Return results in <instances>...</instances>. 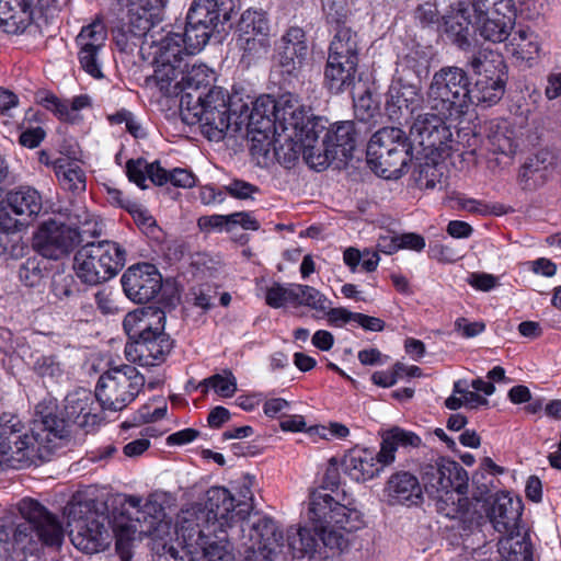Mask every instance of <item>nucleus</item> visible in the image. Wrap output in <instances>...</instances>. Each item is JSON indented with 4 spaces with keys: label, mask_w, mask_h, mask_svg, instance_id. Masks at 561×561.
<instances>
[{
    "label": "nucleus",
    "mask_w": 561,
    "mask_h": 561,
    "mask_svg": "<svg viewBox=\"0 0 561 561\" xmlns=\"http://www.w3.org/2000/svg\"><path fill=\"white\" fill-rule=\"evenodd\" d=\"M4 201L13 215L21 217L25 224L37 217L43 208L42 195L31 186H21L9 192Z\"/></svg>",
    "instance_id": "36"
},
{
    "label": "nucleus",
    "mask_w": 561,
    "mask_h": 561,
    "mask_svg": "<svg viewBox=\"0 0 561 561\" xmlns=\"http://www.w3.org/2000/svg\"><path fill=\"white\" fill-rule=\"evenodd\" d=\"M467 57V65L478 76L470 89L472 104L492 106L503 98L508 80V68L503 56L486 48H479Z\"/></svg>",
    "instance_id": "11"
},
{
    "label": "nucleus",
    "mask_w": 561,
    "mask_h": 561,
    "mask_svg": "<svg viewBox=\"0 0 561 561\" xmlns=\"http://www.w3.org/2000/svg\"><path fill=\"white\" fill-rule=\"evenodd\" d=\"M298 98L291 93L283 94L279 100L271 95H261L254 102L248 114V142L260 145L267 138H273L280 129V121L284 112V99Z\"/></svg>",
    "instance_id": "20"
},
{
    "label": "nucleus",
    "mask_w": 561,
    "mask_h": 561,
    "mask_svg": "<svg viewBox=\"0 0 561 561\" xmlns=\"http://www.w3.org/2000/svg\"><path fill=\"white\" fill-rule=\"evenodd\" d=\"M404 369L405 366L403 364L396 363L391 370L375 371L371 375V381L379 387H392L398 381V378L401 376V371H403Z\"/></svg>",
    "instance_id": "64"
},
{
    "label": "nucleus",
    "mask_w": 561,
    "mask_h": 561,
    "mask_svg": "<svg viewBox=\"0 0 561 561\" xmlns=\"http://www.w3.org/2000/svg\"><path fill=\"white\" fill-rule=\"evenodd\" d=\"M430 72V58L424 50L412 49L398 62L394 77H405L410 80H417L421 85L423 77Z\"/></svg>",
    "instance_id": "43"
},
{
    "label": "nucleus",
    "mask_w": 561,
    "mask_h": 561,
    "mask_svg": "<svg viewBox=\"0 0 561 561\" xmlns=\"http://www.w3.org/2000/svg\"><path fill=\"white\" fill-rule=\"evenodd\" d=\"M308 55L305 32L300 27H290L282 37L278 47V64L282 72L296 76Z\"/></svg>",
    "instance_id": "29"
},
{
    "label": "nucleus",
    "mask_w": 561,
    "mask_h": 561,
    "mask_svg": "<svg viewBox=\"0 0 561 561\" xmlns=\"http://www.w3.org/2000/svg\"><path fill=\"white\" fill-rule=\"evenodd\" d=\"M468 481L463 486L448 488L435 496L437 511L446 517L458 518L469 512L471 502L466 496Z\"/></svg>",
    "instance_id": "39"
},
{
    "label": "nucleus",
    "mask_w": 561,
    "mask_h": 561,
    "mask_svg": "<svg viewBox=\"0 0 561 561\" xmlns=\"http://www.w3.org/2000/svg\"><path fill=\"white\" fill-rule=\"evenodd\" d=\"M95 399V393L92 394L90 390L83 388L70 392L65 398V417L60 419L58 416V419L62 420L66 425V434L64 438L69 434L68 426L70 423L85 428L94 426L101 421V416L95 412V408H93Z\"/></svg>",
    "instance_id": "26"
},
{
    "label": "nucleus",
    "mask_w": 561,
    "mask_h": 561,
    "mask_svg": "<svg viewBox=\"0 0 561 561\" xmlns=\"http://www.w3.org/2000/svg\"><path fill=\"white\" fill-rule=\"evenodd\" d=\"M164 527L170 529V527L164 524L152 534L151 549L154 553V561H195L191 556L192 551L183 548L179 549L173 543V538L170 531H168V539L160 536V531Z\"/></svg>",
    "instance_id": "41"
},
{
    "label": "nucleus",
    "mask_w": 561,
    "mask_h": 561,
    "mask_svg": "<svg viewBox=\"0 0 561 561\" xmlns=\"http://www.w3.org/2000/svg\"><path fill=\"white\" fill-rule=\"evenodd\" d=\"M294 290L297 294L294 306L304 305L318 311H325L329 300L314 287L294 284Z\"/></svg>",
    "instance_id": "52"
},
{
    "label": "nucleus",
    "mask_w": 561,
    "mask_h": 561,
    "mask_svg": "<svg viewBox=\"0 0 561 561\" xmlns=\"http://www.w3.org/2000/svg\"><path fill=\"white\" fill-rule=\"evenodd\" d=\"M80 289L73 275H57L51 283V293L59 300H69L79 294Z\"/></svg>",
    "instance_id": "58"
},
{
    "label": "nucleus",
    "mask_w": 561,
    "mask_h": 561,
    "mask_svg": "<svg viewBox=\"0 0 561 561\" xmlns=\"http://www.w3.org/2000/svg\"><path fill=\"white\" fill-rule=\"evenodd\" d=\"M270 23L264 11L248 9V57L253 59L266 58L271 50Z\"/></svg>",
    "instance_id": "33"
},
{
    "label": "nucleus",
    "mask_w": 561,
    "mask_h": 561,
    "mask_svg": "<svg viewBox=\"0 0 561 561\" xmlns=\"http://www.w3.org/2000/svg\"><path fill=\"white\" fill-rule=\"evenodd\" d=\"M145 377L135 366L121 365L103 373L95 387V398L103 410L122 411L140 393Z\"/></svg>",
    "instance_id": "14"
},
{
    "label": "nucleus",
    "mask_w": 561,
    "mask_h": 561,
    "mask_svg": "<svg viewBox=\"0 0 561 561\" xmlns=\"http://www.w3.org/2000/svg\"><path fill=\"white\" fill-rule=\"evenodd\" d=\"M45 272L44 257L35 253L20 265L19 279L27 287H37L43 282Z\"/></svg>",
    "instance_id": "49"
},
{
    "label": "nucleus",
    "mask_w": 561,
    "mask_h": 561,
    "mask_svg": "<svg viewBox=\"0 0 561 561\" xmlns=\"http://www.w3.org/2000/svg\"><path fill=\"white\" fill-rule=\"evenodd\" d=\"M486 146L496 154L511 157L516 153L517 141L515 130L510 122L503 118L491 119L485 124Z\"/></svg>",
    "instance_id": "35"
},
{
    "label": "nucleus",
    "mask_w": 561,
    "mask_h": 561,
    "mask_svg": "<svg viewBox=\"0 0 561 561\" xmlns=\"http://www.w3.org/2000/svg\"><path fill=\"white\" fill-rule=\"evenodd\" d=\"M265 501L254 476L248 473V561H274L284 536L273 518L264 514Z\"/></svg>",
    "instance_id": "7"
},
{
    "label": "nucleus",
    "mask_w": 561,
    "mask_h": 561,
    "mask_svg": "<svg viewBox=\"0 0 561 561\" xmlns=\"http://www.w3.org/2000/svg\"><path fill=\"white\" fill-rule=\"evenodd\" d=\"M424 489L430 496L435 497L448 488L463 486L468 481L466 470L455 460L442 457L423 469Z\"/></svg>",
    "instance_id": "24"
},
{
    "label": "nucleus",
    "mask_w": 561,
    "mask_h": 561,
    "mask_svg": "<svg viewBox=\"0 0 561 561\" xmlns=\"http://www.w3.org/2000/svg\"><path fill=\"white\" fill-rule=\"evenodd\" d=\"M126 174L130 182H134L140 188H146V180L148 179V162L142 159H130L126 162Z\"/></svg>",
    "instance_id": "61"
},
{
    "label": "nucleus",
    "mask_w": 561,
    "mask_h": 561,
    "mask_svg": "<svg viewBox=\"0 0 561 561\" xmlns=\"http://www.w3.org/2000/svg\"><path fill=\"white\" fill-rule=\"evenodd\" d=\"M31 434L19 416L0 415V456L12 467L31 465L34 458L44 459L56 448L66 434V425L58 419L56 409L38 405Z\"/></svg>",
    "instance_id": "4"
},
{
    "label": "nucleus",
    "mask_w": 561,
    "mask_h": 561,
    "mask_svg": "<svg viewBox=\"0 0 561 561\" xmlns=\"http://www.w3.org/2000/svg\"><path fill=\"white\" fill-rule=\"evenodd\" d=\"M455 331L465 339L476 337L485 331V323L483 321L470 322L465 317H459L454 323Z\"/></svg>",
    "instance_id": "63"
},
{
    "label": "nucleus",
    "mask_w": 561,
    "mask_h": 561,
    "mask_svg": "<svg viewBox=\"0 0 561 561\" xmlns=\"http://www.w3.org/2000/svg\"><path fill=\"white\" fill-rule=\"evenodd\" d=\"M308 514L312 528L290 527L287 531V545L296 559L312 558L322 547L342 551L347 547V536L364 526L359 511L318 490L309 496Z\"/></svg>",
    "instance_id": "2"
},
{
    "label": "nucleus",
    "mask_w": 561,
    "mask_h": 561,
    "mask_svg": "<svg viewBox=\"0 0 561 561\" xmlns=\"http://www.w3.org/2000/svg\"><path fill=\"white\" fill-rule=\"evenodd\" d=\"M126 210L131 215L136 225L146 233H153L158 228L156 219L149 211L135 202H127Z\"/></svg>",
    "instance_id": "60"
},
{
    "label": "nucleus",
    "mask_w": 561,
    "mask_h": 561,
    "mask_svg": "<svg viewBox=\"0 0 561 561\" xmlns=\"http://www.w3.org/2000/svg\"><path fill=\"white\" fill-rule=\"evenodd\" d=\"M446 119L450 117L437 112L417 114L412 119L410 133L425 151L443 156L450 149L449 144L453 141V133Z\"/></svg>",
    "instance_id": "21"
},
{
    "label": "nucleus",
    "mask_w": 561,
    "mask_h": 561,
    "mask_svg": "<svg viewBox=\"0 0 561 561\" xmlns=\"http://www.w3.org/2000/svg\"><path fill=\"white\" fill-rule=\"evenodd\" d=\"M199 387L203 391H207L210 388L220 397L230 398L237 390V381L230 371H224V374H216L206 378L199 383Z\"/></svg>",
    "instance_id": "50"
},
{
    "label": "nucleus",
    "mask_w": 561,
    "mask_h": 561,
    "mask_svg": "<svg viewBox=\"0 0 561 561\" xmlns=\"http://www.w3.org/2000/svg\"><path fill=\"white\" fill-rule=\"evenodd\" d=\"M127 8V27L130 34L144 35L160 19L168 0H116Z\"/></svg>",
    "instance_id": "28"
},
{
    "label": "nucleus",
    "mask_w": 561,
    "mask_h": 561,
    "mask_svg": "<svg viewBox=\"0 0 561 561\" xmlns=\"http://www.w3.org/2000/svg\"><path fill=\"white\" fill-rule=\"evenodd\" d=\"M37 102L43 105L46 110L53 112L59 119L76 123L77 117L71 116L69 104L67 100H60L51 92H39L37 94Z\"/></svg>",
    "instance_id": "55"
},
{
    "label": "nucleus",
    "mask_w": 561,
    "mask_h": 561,
    "mask_svg": "<svg viewBox=\"0 0 561 561\" xmlns=\"http://www.w3.org/2000/svg\"><path fill=\"white\" fill-rule=\"evenodd\" d=\"M103 53L104 50L78 47L77 56L81 69L94 79L104 77L102 71Z\"/></svg>",
    "instance_id": "54"
},
{
    "label": "nucleus",
    "mask_w": 561,
    "mask_h": 561,
    "mask_svg": "<svg viewBox=\"0 0 561 561\" xmlns=\"http://www.w3.org/2000/svg\"><path fill=\"white\" fill-rule=\"evenodd\" d=\"M367 164L383 179H398L413 161V146L399 127H383L369 139L366 148Z\"/></svg>",
    "instance_id": "8"
},
{
    "label": "nucleus",
    "mask_w": 561,
    "mask_h": 561,
    "mask_svg": "<svg viewBox=\"0 0 561 561\" xmlns=\"http://www.w3.org/2000/svg\"><path fill=\"white\" fill-rule=\"evenodd\" d=\"M121 283L127 298L136 304H146L160 293L162 276L154 265L141 263L128 267Z\"/></svg>",
    "instance_id": "22"
},
{
    "label": "nucleus",
    "mask_w": 561,
    "mask_h": 561,
    "mask_svg": "<svg viewBox=\"0 0 561 561\" xmlns=\"http://www.w3.org/2000/svg\"><path fill=\"white\" fill-rule=\"evenodd\" d=\"M165 312L149 306L128 312L123 328L129 342L125 356L141 366H157L163 363L173 348V341L164 332Z\"/></svg>",
    "instance_id": "5"
},
{
    "label": "nucleus",
    "mask_w": 561,
    "mask_h": 561,
    "mask_svg": "<svg viewBox=\"0 0 561 561\" xmlns=\"http://www.w3.org/2000/svg\"><path fill=\"white\" fill-rule=\"evenodd\" d=\"M328 59L358 62L357 34L345 25H339L330 43Z\"/></svg>",
    "instance_id": "40"
},
{
    "label": "nucleus",
    "mask_w": 561,
    "mask_h": 561,
    "mask_svg": "<svg viewBox=\"0 0 561 561\" xmlns=\"http://www.w3.org/2000/svg\"><path fill=\"white\" fill-rule=\"evenodd\" d=\"M199 505L202 506L203 514L207 516V519L216 530L222 526L220 520H227L229 514L236 507L234 499L230 492L221 486L210 488L206 493L205 503Z\"/></svg>",
    "instance_id": "37"
},
{
    "label": "nucleus",
    "mask_w": 561,
    "mask_h": 561,
    "mask_svg": "<svg viewBox=\"0 0 561 561\" xmlns=\"http://www.w3.org/2000/svg\"><path fill=\"white\" fill-rule=\"evenodd\" d=\"M64 514L67 516L69 536L76 548L85 553H95L108 547L111 535L88 502L71 501L65 506Z\"/></svg>",
    "instance_id": "16"
},
{
    "label": "nucleus",
    "mask_w": 561,
    "mask_h": 561,
    "mask_svg": "<svg viewBox=\"0 0 561 561\" xmlns=\"http://www.w3.org/2000/svg\"><path fill=\"white\" fill-rule=\"evenodd\" d=\"M19 511L25 523L19 524L12 537L14 553L23 557L33 556L41 551L42 546L59 547L64 540V527L57 516L51 514L39 502L23 499Z\"/></svg>",
    "instance_id": "6"
},
{
    "label": "nucleus",
    "mask_w": 561,
    "mask_h": 561,
    "mask_svg": "<svg viewBox=\"0 0 561 561\" xmlns=\"http://www.w3.org/2000/svg\"><path fill=\"white\" fill-rule=\"evenodd\" d=\"M84 220H78L79 228H72L66 224L49 219L43 222L33 236V249L44 259L60 260L68 255L79 243H81V234H90L92 237L100 236L96 228L98 222L89 219V215L83 211Z\"/></svg>",
    "instance_id": "12"
},
{
    "label": "nucleus",
    "mask_w": 561,
    "mask_h": 561,
    "mask_svg": "<svg viewBox=\"0 0 561 561\" xmlns=\"http://www.w3.org/2000/svg\"><path fill=\"white\" fill-rule=\"evenodd\" d=\"M367 129L364 117L359 122L345 121L334 124L325 131L322 141L317 142L316 160L308 152L310 161L322 170L333 160L352 159L357 146L366 140Z\"/></svg>",
    "instance_id": "15"
},
{
    "label": "nucleus",
    "mask_w": 561,
    "mask_h": 561,
    "mask_svg": "<svg viewBox=\"0 0 561 561\" xmlns=\"http://www.w3.org/2000/svg\"><path fill=\"white\" fill-rule=\"evenodd\" d=\"M383 492L390 505H419L423 499L419 479L408 471H398L390 476Z\"/></svg>",
    "instance_id": "30"
},
{
    "label": "nucleus",
    "mask_w": 561,
    "mask_h": 561,
    "mask_svg": "<svg viewBox=\"0 0 561 561\" xmlns=\"http://www.w3.org/2000/svg\"><path fill=\"white\" fill-rule=\"evenodd\" d=\"M31 249L18 233H0V256L19 260L26 256Z\"/></svg>",
    "instance_id": "51"
},
{
    "label": "nucleus",
    "mask_w": 561,
    "mask_h": 561,
    "mask_svg": "<svg viewBox=\"0 0 561 561\" xmlns=\"http://www.w3.org/2000/svg\"><path fill=\"white\" fill-rule=\"evenodd\" d=\"M181 79L176 82L175 87H179L182 94L192 92L197 95L201 89H207L210 87L213 80L211 70L205 65H193L191 68L183 66L180 72Z\"/></svg>",
    "instance_id": "46"
},
{
    "label": "nucleus",
    "mask_w": 561,
    "mask_h": 561,
    "mask_svg": "<svg viewBox=\"0 0 561 561\" xmlns=\"http://www.w3.org/2000/svg\"><path fill=\"white\" fill-rule=\"evenodd\" d=\"M164 524H167L170 529L165 527L162 528L160 536L168 539V531H170L173 543L179 549L195 548L196 550H202L213 541L211 536L217 531L207 519V516L203 514L201 505H193L188 508L181 510L178 514L174 527L169 523H159L153 531Z\"/></svg>",
    "instance_id": "18"
},
{
    "label": "nucleus",
    "mask_w": 561,
    "mask_h": 561,
    "mask_svg": "<svg viewBox=\"0 0 561 561\" xmlns=\"http://www.w3.org/2000/svg\"><path fill=\"white\" fill-rule=\"evenodd\" d=\"M107 32L103 23L93 22L81 28L76 37L77 47L104 50L106 46Z\"/></svg>",
    "instance_id": "48"
},
{
    "label": "nucleus",
    "mask_w": 561,
    "mask_h": 561,
    "mask_svg": "<svg viewBox=\"0 0 561 561\" xmlns=\"http://www.w3.org/2000/svg\"><path fill=\"white\" fill-rule=\"evenodd\" d=\"M215 33H217V31L209 25L197 23L186 16L185 30L181 35L186 51L196 55L206 46Z\"/></svg>",
    "instance_id": "47"
},
{
    "label": "nucleus",
    "mask_w": 561,
    "mask_h": 561,
    "mask_svg": "<svg viewBox=\"0 0 561 561\" xmlns=\"http://www.w3.org/2000/svg\"><path fill=\"white\" fill-rule=\"evenodd\" d=\"M162 13L163 11L161 12L160 19L153 23L146 34L131 35L139 38L144 37V43L150 46L154 66L153 79L161 91L168 92L171 82L179 78L181 68L183 66L188 67L184 58L186 56H193V54L186 51L185 44L180 33L169 32L159 39L154 38L152 31L154 26L161 22Z\"/></svg>",
    "instance_id": "13"
},
{
    "label": "nucleus",
    "mask_w": 561,
    "mask_h": 561,
    "mask_svg": "<svg viewBox=\"0 0 561 561\" xmlns=\"http://www.w3.org/2000/svg\"><path fill=\"white\" fill-rule=\"evenodd\" d=\"M499 0H459L443 15L447 37L461 50L469 53L477 46L476 24L489 14Z\"/></svg>",
    "instance_id": "17"
},
{
    "label": "nucleus",
    "mask_w": 561,
    "mask_h": 561,
    "mask_svg": "<svg viewBox=\"0 0 561 561\" xmlns=\"http://www.w3.org/2000/svg\"><path fill=\"white\" fill-rule=\"evenodd\" d=\"M60 185L72 193L85 191V173L76 162L58 159L53 164Z\"/></svg>",
    "instance_id": "45"
},
{
    "label": "nucleus",
    "mask_w": 561,
    "mask_h": 561,
    "mask_svg": "<svg viewBox=\"0 0 561 561\" xmlns=\"http://www.w3.org/2000/svg\"><path fill=\"white\" fill-rule=\"evenodd\" d=\"M500 551L506 561H533L531 545L524 539L501 540Z\"/></svg>",
    "instance_id": "53"
},
{
    "label": "nucleus",
    "mask_w": 561,
    "mask_h": 561,
    "mask_svg": "<svg viewBox=\"0 0 561 561\" xmlns=\"http://www.w3.org/2000/svg\"><path fill=\"white\" fill-rule=\"evenodd\" d=\"M342 466L345 473L355 481H367L377 477L388 465L379 461V451L367 448L353 449L344 456Z\"/></svg>",
    "instance_id": "32"
},
{
    "label": "nucleus",
    "mask_w": 561,
    "mask_h": 561,
    "mask_svg": "<svg viewBox=\"0 0 561 561\" xmlns=\"http://www.w3.org/2000/svg\"><path fill=\"white\" fill-rule=\"evenodd\" d=\"M243 88H232L230 95L222 88L211 87L207 93L181 95L180 113L187 125L198 124L210 141L225 140L228 148L242 152L245 145Z\"/></svg>",
    "instance_id": "3"
},
{
    "label": "nucleus",
    "mask_w": 561,
    "mask_h": 561,
    "mask_svg": "<svg viewBox=\"0 0 561 561\" xmlns=\"http://www.w3.org/2000/svg\"><path fill=\"white\" fill-rule=\"evenodd\" d=\"M556 158L547 149H541L528 156L520 164L516 182L522 191L535 192L542 187L551 178Z\"/></svg>",
    "instance_id": "25"
},
{
    "label": "nucleus",
    "mask_w": 561,
    "mask_h": 561,
    "mask_svg": "<svg viewBox=\"0 0 561 561\" xmlns=\"http://www.w3.org/2000/svg\"><path fill=\"white\" fill-rule=\"evenodd\" d=\"M126 250L117 242H87L75 254L73 270L84 284L93 286L115 276L125 265Z\"/></svg>",
    "instance_id": "10"
},
{
    "label": "nucleus",
    "mask_w": 561,
    "mask_h": 561,
    "mask_svg": "<svg viewBox=\"0 0 561 561\" xmlns=\"http://www.w3.org/2000/svg\"><path fill=\"white\" fill-rule=\"evenodd\" d=\"M514 22L510 16L496 12L495 16L490 18L489 14L476 24V33L479 32L481 37L491 43H502L510 38Z\"/></svg>",
    "instance_id": "42"
},
{
    "label": "nucleus",
    "mask_w": 561,
    "mask_h": 561,
    "mask_svg": "<svg viewBox=\"0 0 561 561\" xmlns=\"http://www.w3.org/2000/svg\"><path fill=\"white\" fill-rule=\"evenodd\" d=\"M201 231L209 233L213 231H227L233 234L239 228L245 229V213L237 211L230 215L201 216L197 219Z\"/></svg>",
    "instance_id": "44"
},
{
    "label": "nucleus",
    "mask_w": 561,
    "mask_h": 561,
    "mask_svg": "<svg viewBox=\"0 0 561 561\" xmlns=\"http://www.w3.org/2000/svg\"><path fill=\"white\" fill-rule=\"evenodd\" d=\"M296 298L297 294L294 290V284L284 286L278 283H275L273 286L267 288L265 294L266 304L275 309L282 308L287 304L293 305Z\"/></svg>",
    "instance_id": "57"
},
{
    "label": "nucleus",
    "mask_w": 561,
    "mask_h": 561,
    "mask_svg": "<svg viewBox=\"0 0 561 561\" xmlns=\"http://www.w3.org/2000/svg\"><path fill=\"white\" fill-rule=\"evenodd\" d=\"M33 370L42 378L58 379L64 374V366L56 355H39L33 363Z\"/></svg>",
    "instance_id": "56"
},
{
    "label": "nucleus",
    "mask_w": 561,
    "mask_h": 561,
    "mask_svg": "<svg viewBox=\"0 0 561 561\" xmlns=\"http://www.w3.org/2000/svg\"><path fill=\"white\" fill-rule=\"evenodd\" d=\"M443 165L434 162L420 163L416 181L421 187L435 188L442 182Z\"/></svg>",
    "instance_id": "59"
},
{
    "label": "nucleus",
    "mask_w": 561,
    "mask_h": 561,
    "mask_svg": "<svg viewBox=\"0 0 561 561\" xmlns=\"http://www.w3.org/2000/svg\"><path fill=\"white\" fill-rule=\"evenodd\" d=\"M283 102L280 131L260 145H249L251 161L261 169H268L275 162L290 169L302 156L309 167L319 170V167L310 161L307 151L316 160L318 137L325 130L323 119L314 116L310 108L299 104L296 99L288 98Z\"/></svg>",
    "instance_id": "1"
},
{
    "label": "nucleus",
    "mask_w": 561,
    "mask_h": 561,
    "mask_svg": "<svg viewBox=\"0 0 561 561\" xmlns=\"http://www.w3.org/2000/svg\"><path fill=\"white\" fill-rule=\"evenodd\" d=\"M423 105L424 95L417 80L393 77L385 102L386 115L391 122L400 125L411 123Z\"/></svg>",
    "instance_id": "19"
},
{
    "label": "nucleus",
    "mask_w": 561,
    "mask_h": 561,
    "mask_svg": "<svg viewBox=\"0 0 561 561\" xmlns=\"http://www.w3.org/2000/svg\"><path fill=\"white\" fill-rule=\"evenodd\" d=\"M522 512V500L502 492L496 494L490 510L488 511V517L497 533L512 534L518 528Z\"/></svg>",
    "instance_id": "31"
},
{
    "label": "nucleus",
    "mask_w": 561,
    "mask_h": 561,
    "mask_svg": "<svg viewBox=\"0 0 561 561\" xmlns=\"http://www.w3.org/2000/svg\"><path fill=\"white\" fill-rule=\"evenodd\" d=\"M240 7L239 0H193L186 16L220 33L232 27L231 19Z\"/></svg>",
    "instance_id": "23"
},
{
    "label": "nucleus",
    "mask_w": 561,
    "mask_h": 561,
    "mask_svg": "<svg viewBox=\"0 0 561 561\" xmlns=\"http://www.w3.org/2000/svg\"><path fill=\"white\" fill-rule=\"evenodd\" d=\"M56 8L33 0H0V27L9 34L23 33L32 24L34 9L44 13Z\"/></svg>",
    "instance_id": "27"
},
{
    "label": "nucleus",
    "mask_w": 561,
    "mask_h": 561,
    "mask_svg": "<svg viewBox=\"0 0 561 561\" xmlns=\"http://www.w3.org/2000/svg\"><path fill=\"white\" fill-rule=\"evenodd\" d=\"M470 78L457 66H446L433 75L426 91V101L433 112L457 121L467 114L472 104Z\"/></svg>",
    "instance_id": "9"
},
{
    "label": "nucleus",
    "mask_w": 561,
    "mask_h": 561,
    "mask_svg": "<svg viewBox=\"0 0 561 561\" xmlns=\"http://www.w3.org/2000/svg\"><path fill=\"white\" fill-rule=\"evenodd\" d=\"M357 65L353 60H330L328 59L324 69V79L332 93H341L354 90L357 80Z\"/></svg>",
    "instance_id": "38"
},
{
    "label": "nucleus",
    "mask_w": 561,
    "mask_h": 561,
    "mask_svg": "<svg viewBox=\"0 0 561 561\" xmlns=\"http://www.w3.org/2000/svg\"><path fill=\"white\" fill-rule=\"evenodd\" d=\"M414 19L423 27H428L438 24L440 21V15L435 4L431 2H425L417 5V8L414 11ZM442 20L444 21L443 16Z\"/></svg>",
    "instance_id": "62"
},
{
    "label": "nucleus",
    "mask_w": 561,
    "mask_h": 561,
    "mask_svg": "<svg viewBox=\"0 0 561 561\" xmlns=\"http://www.w3.org/2000/svg\"><path fill=\"white\" fill-rule=\"evenodd\" d=\"M422 444L421 437L399 426H392L381 433L379 461L391 465L396 460V453L401 448L409 450L417 448Z\"/></svg>",
    "instance_id": "34"
}]
</instances>
